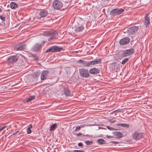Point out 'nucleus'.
<instances>
[{"mask_svg":"<svg viewBox=\"0 0 152 152\" xmlns=\"http://www.w3.org/2000/svg\"><path fill=\"white\" fill-rule=\"evenodd\" d=\"M82 136H87V137H91V135H90L88 134H87L86 135H83Z\"/></svg>","mask_w":152,"mask_h":152,"instance_id":"nucleus-43","label":"nucleus"},{"mask_svg":"<svg viewBox=\"0 0 152 152\" xmlns=\"http://www.w3.org/2000/svg\"><path fill=\"white\" fill-rule=\"evenodd\" d=\"M48 89H49L48 88H45L44 89V91L46 93H47V92H46V91H48Z\"/></svg>","mask_w":152,"mask_h":152,"instance_id":"nucleus-47","label":"nucleus"},{"mask_svg":"<svg viewBox=\"0 0 152 152\" xmlns=\"http://www.w3.org/2000/svg\"><path fill=\"white\" fill-rule=\"evenodd\" d=\"M133 27H134V30L136 32L138 31V29H139L138 26H133Z\"/></svg>","mask_w":152,"mask_h":152,"instance_id":"nucleus-34","label":"nucleus"},{"mask_svg":"<svg viewBox=\"0 0 152 152\" xmlns=\"http://www.w3.org/2000/svg\"><path fill=\"white\" fill-rule=\"evenodd\" d=\"M57 33L56 31L48 32L42 34L43 35L46 37H50L49 38H56Z\"/></svg>","mask_w":152,"mask_h":152,"instance_id":"nucleus-7","label":"nucleus"},{"mask_svg":"<svg viewBox=\"0 0 152 152\" xmlns=\"http://www.w3.org/2000/svg\"><path fill=\"white\" fill-rule=\"evenodd\" d=\"M127 32L131 34H134V33L136 32L134 30V27L132 26L129 28L127 31Z\"/></svg>","mask_w":152,"mask_h":152,"instance_id":"nucleus-19","label":"nucleus"},{"mask_svg":"<svg viewBox=\"0 0 152 152\" xmlns=\"http://www.w3.org/2000/svg\"><path fill=\"white\" fill-rule=\"evenodd\" d=\"M35 98V96L34 95L30 96L28 98L26 99V102H28Z\"/></svg>","mask_w":152,"mask_h":152,"instance_id":"nucleus-26","label":"nucleus"},{"mask_svg":"<svg viewBox=\"0 0 152 152\" xmlns=\"http://www.w3.org/2000/svg\"><path fill=\"white\" fill-rule=\"evenodd\" d=\"M124 38H129L128 37H124Z\"/></svg>","mask_w":152,"mask_h":152,"instance_id":"nucleus-54","label":"nucleus"},{"mask_svg":"<svg viewBox=\"0 0 152 152\" xmlns=\"http://www.w3.org/2000/svg\"><path fill=\"white\" fill-rule=\"evenodd\" d=\"M19 57L17 55H15L10 56L7 59L6 63L8 64H11L16 62L18 60Z\"/></svg>","mask_w":152,"mask_h":152,"instance_id":"nucleus-4","label":"nucleus"},{"mask_svg":"<svg viewBox=\"0 0 152 152\" xmlns=\"http://www.w3.org/2000/svg\"><path fill=\"white\" fill-rule=\"evenodd\" d=\"M10 5V8L12 9H16L18 7L17 4L14 2H11Z\"/></svg>","mask_w":152,"mask_h":152,"instance_id":"nucleus-20","label":"nucleus"},{"mask_svg":"<svg viewBox=\"0 0 152 152\" xmlns=\"http://www.w3.org/2000/svg\"><path fill=\"white\" fill-rule=\"evenodd\" d=\"M124 123H122V124H116V126H121L122 127H123L124 126Z\"/></svg>","mask_w":152,"mask_h":152,"instance_id":"nucleus-41","label":"nucleus"},{"mask_svg":"<svg viewBox=\"0 0 152 152\" xmlns=\"http://www.w3.org/2000/svg\"><path fill=\"white\" fill-rule=\"evenodd\" d=\"M100 71L99 69L96 67H94L89 70V72L92 74H96L99 73Z\"/></svg>","mask_w":152,"mask_h":152,"instance_id":"nucleus-12","label":"nucleus"},{"mask_svg":"<svg viewBox=\"0 0 152 152\" xmlns=\"http://www.w3.org/2000/svg\"><path fill=\"white\" fill-rule=\"evenodd\" d=\"M68 152H71V151H69Z\"/></svg>","mask_w":152,"mask_h":152,"instance_id":"nucleus-55","label":"nucleus"},{"mask_svg":"<svg viewBox=\"0 0 152 152\" xmlns=\"http://www.w3.org/2000/svg\"><path fill=\"white\" fill-rule=\"evenodd\" d=\"M130 126L129 124H124V126L123 127H125L126 128H129Z\"/></svg>","mask_w":152,"mask_h":152,"instance_id":"nucleus-37","label":"nucleus"},{"mask_svg":"<svg viewBox=\"0 0 152 152\" xmlns=\"http://www.w3.org/2000/svg\"><path fill=\"white\" fill-rule=\"evenodd\" d=\"M27 132L28 134H30L31 133V131L30 129L27 128Z\"/></svg>","mask_w":152,"mask_h":152,"instance_id":"nucleus-35","label":"nucleus"},{"mask_svg":"<svg viewBox=\"0 0 152 152\" xmlns=\"http://www.w3.org/2000/svg\"><path fill=\"white\" fill-rule=\"evenodd\" d=\"M129 60V59L127 58H125L122 60L121 62L122 64H125L126 62L128 61Z\"/></svg>","mask_w":152,"mask_h":152,"instance_id":"nucleus-29","label":"nucleus"},{"mask_svg":"<svg viewBox=\"0 0 152 152\" xmlns=\"http://www.w3.org/2000/svg\"><path fill=\"white\" fill-rule=\"evenodd\" d=\"M6 127H7L6 126H2V127H1V128L3 130V129H4Z\"/></svg>","mask_w":152,"mask_h":152,"instance_id":"nucleus-48","label":"nucleus"},{"mask_svg":"<svg viewBox=\"0 0 152 152\" xmlns=\"http://www.w3.org/2000/svg\"><path fill=\"white\" fill-rule=\"evenodd\" d=\"M77 63L81 64L83 66L88 67V61L80 59L77 61Z\"/></svg>","mask_w":152,"mask_h":152,"instance_id":"nucleus-16","label":"nucleus"},{"mask_svg":"<svg viewBox=\"0 0 152 152\" xmlns=\"http://www.w3.org/2000/svg\"><path fill=\"white\" fill-rule=\"evenodd\" d=\"M110 143H113L114 144H118L119 143V142L115 141H111L110 142Z\"/></svg>","mask_w":152,"mask_h":152,"instance_id":"nucleus-39","label":"nucleus"},{"mask_svg":"<svg viewBox=\"0 0 152 152\" xmlns=\"http://www.w3.org/2000/svg\"><path fill=\"white\" fill-rule=\"evenodd\" d=\"M120 112V110H116L113 111V112Z\"/></svg>","mask_w":152,"mask_h":152,"instance_id":"nucleus-50","label":"nucleus"},{"mask_svg":"<svg viewBox=\"0 0 152 152\" xmlns=\"http://www.w3.org/2000/svg\"><path fill=\"white\" fill-rule=\"evenodd\" d=\"M78 145L79 147H81L82 148L83 147V144L82 142H79L78 143Z\"/></svg>","mask_w":152,"mask_h":152,"instance_id":"nucleus-38","label":"nucleus"},{"mask_svg":"<svg viewBox=\"0 0 152 152\" xmlns=\"http://www.w3.org/2000/svg\"><path fill=\"white\" fill-rule=\"evenodd\" d=\"M0 18L3 21H5V18L3 15H0Z\"/></svg>","mask_w":152,"mask_h":152,"instance_id":"nucleus-31","label":"nucleus"},{"mask_svg":"<svg viewBox=\"0 0 152 152\" xmlns=\"http://www.w3.org/2000/svg\"><path fill=\"white\" fill-rule=\"evenodd\" d=\"M79 72L81 77L84 78H87L90 76L89 72L88 69H79Z\"/></svg>","mask_w":152,"mask_h":152,"instance_id":"nucleus-3","label":"nucleus"},{"mask_svg":"<svg viewBox=\"0 0 152 152\" xmlns=\"http://www.w3.org/2000/svg\"><path fill=\"white\" fill-rule=\"evenodd\" d=\"M116 12L117 15H119L122 13L124 11V10L122 8H120V9L116 8Z\"/></svg>","mask_w":152,"mask_h":152,"instance_id":"nucleus-23","label":"nucleus"},{"mask_svg":"<svg viewBox=\"0 0 152 152\" xmlns=\"http://www.w3.org/2000/svg\"><path fill=\"white\" fill-rule=\"evenodd\" d=\"M86 125H81L80 126H76L75 128V130H74V131L75 132H77V131H79L80 129L82 128H83V127L84 126H85Z\"/></svg>","mask_w":152,"mask_h":152,"instance_id":"nucleus-28","label":"nucleus"},{"mask_svg":"<svg viewBox=\"0 0 152 152\" xmlns=\"http://www.w3.org/2000/svg\"><path fill=\"white\" fill-rule=\"evenodd\" d=\"M14 49L17 50H22L24 49V45L21 44H17L14 46Z\"/></svg>","mask_w":152,"mask_h":152,"instance_id":"nucleus-14","label":"nucleus"},{"mask_svg":"<svg viewBox=\"0 0 152 152\" xmlns=\"http://www.w3.org/2000/svg\"><path fill=\"white\" fill-rule=\"evenodd\" d=\"M28 39H27V40H26V41H27L28 40Z\"/></svg>","mask_w":152,"mask_h":152,"instance_id":"nucleus-56","label":"nucleus"},{"mask_svg":"<svg viewBox=\"0 0 152 152\" xmlns=\"http://www.w3.org/2000/svg\"><path fill=\"white\" fill-rule=\"evenodd\" d=\"M68 71H67L66 72L67 73L68 76H70V75H71V71L70 69L68 68Z\"/></svg>","mask_w":152,"mask_h":152,"instance_id":"nucleus-32","label":"nucleus"},{"mask_svg":"<svg viewBox=\"0 0 152 152\" xmlns=\"http://www.w3.org/2000/svg\"><path fill=\"white\" fill-rule=\"evenodd\" d=\"M107 128L108 129H109L110 130L113 131V130H116V129H115L113 128L110 126H107Z\"/></svg>","mask_w":152,"mask_h":152,"instance_id":"nucleus-33","label":"nucleus"},{"mask_svg":"<svg viewBox=\"0 0 152 152\" xmlns=\"http://www.w3.org/2000/svg\"><path fill=\"white\" fill-rule=\"evenodd\" d=\"M57 126V124L56 123L50 126V131H54L56 128Z\"/></svg>","mask_w":152,"mask_h":152,"instance_id":"nucleus-25","label":"nucleus"},{"mask_svg":"<svg viewBox=\"0 0 152 152\" xmlns=\"http://www.w3.org/2000/svg\"><path fill=\"white\" fill-rule=\"evenodd\" d=\"M110 14L111 16L117 15L116 9L112 10L110 12Z\"/></svg>","mask_w":152,"mask_h":152,"instance_id":"nucleus-27","label":"nucleus"},{"mask_svg":"<svg viewBox=\"0 0 152 152\" xmlns=\"http://www.w3.org/2000/svg\"><path fill=\"white\" fill-rule=\"evenodd\" d=\"M116 121V120H114L113 121H110V122L111 123H114Z\"/></svg>","mask_w":152,"mask_h":152,"instance_id":"nucleus-45","label":"nucleus"},{"mask_svg":"<svg viewBox=\"0 0 152 152\" xmlns=\"http://www.w3.org/2000/svg\"><path fill=\"white\" fill-rule=\"evenodd\" d=\"M144 25L146 28L149 26L150 23V16L148 14H146L144 18Z\"/></svg>","mask_w":152,"mask_h":152,"instance_id":"nucleus-9","label":"nucleus"},{"mask_svg":"<svg viewBox=\"0 0 152 152\" xmlns=\"http://www.w3.org/2000/svg\"><path fill=\"white\" fill-rule=\"evenodd\" d=\"M130 39H121L119 41L120 45H124L129 43Z\"/></svg>","mask_w":152,"mask_h":152,"instance_id":"nucleus-15","label":"nucleus"},{"mask_svg":"<svg viewBox=\"0 0 152 152\" xmlns=\"http://www.w3.org/2000/svg\"><path fill=\"white\" fill-rule=\"evenodd\" d=\"M49 74V71L47 70L42 71L41 75V79L45 80L46 79Z\"/></svg>","mask_w":152,"mask_h":152,"instance_id":"nucleus-11","label":"nucleus"},{"mask_svg":"<svg viewBox=\"0 0 152 152\" xmlns=\"http://www.w3.org/2000/svg\"><path fill=\"white\" fill-rule=\"evenodd\" d=\"M134 49L133 48L124 51L121 53L122 56L124 57H126L133 54L134 53Z\"/></svg>","mask_w":152,"mask_h":152,"instance_id":"nucleus-6","label":"nucleus"},{"mask_svg":"<svg viewBox=\"0 0 152 152\" xmlns=\"http://www.w3.org/2000/svg\"><path fill=\"white\" fill-rule=\"evenodd\" d=\"M72 152H84V151L79 150H74L72 151Z\"/></svg>","mask_w":152,"mask_h":152,"instance_id":"nucleus-36","label":"nucleus"},{"mask_svg":"<svg viewBox=\"0 0 152 152\" xmlns=\"http://www.w3.org/2000/svg\"><path fill=\"white\" fill-rule=\"evenodd\" d=\"M62 94H64L66 96H69L71 95V91L68 88H64L61 91Z\"/></svg>","mask_w":152,"mask_h":152,"instance_id":"nucleus-13","label":"nucleus"},{"mask_svg":"<svg viewBox=\"0 0 152 152\" xmlns=\"http://www.w3.org/2000/svg\"><path fill=\"white\" fill-rule=\"evenodd\" d=\"M113 133V134L116 136V138H119L123 137V134L121 132L116 131Z\"/></svg>","mask_w":152,"mask_h":152,"instance_id":"nucleus-17","label":"nucleus"},{"mask_svg":"<svg viewBox=\"0 0 152 152\" xmlns=\"http://www.w3.org/2000/svg\"><path fill=\"white\" fill-rule=\"evenodd\" d=\"M53 39H52V38H51V39H48V41H50L51 40H52Z\"/></svg>","mask_w":152,"mask_h":152,"instance_id":"nucleus-52","label":"nucleus"},{"mask_svg":"<svg viewBox=\"0 0 152 152\" xmlns=\"http://www.w3.org/2000/svg\"><path fill=\"white\" fill-rule=\"evenodd\" d=\"M75 134L76 135V137H78L79 136L82 135V134L81 133H79L77 134Z\"/></svg>","mask_w":152,"mask_h":152,"instance_id":"nucleus-40","label":"nucleus"},{"mask_svg":"<svg viewBox=\"0 0 152 152\" xmlns=\"http://www.w3.org/2000/svg\"><path fill=\"white\" fill-rule=\"evenodd\" d=\"M48 14V12L44 10H42L39 12V15L41 17H45L47 16Z\"/></svg>","mask_w":152,"mask_h":152,"instance_id":"nucleus-18","label":"nucleus"},{"mask_svg":"<svg viewBox=\"0 0 152 152\" xmlns=\"http://www.w3.org/2000/svg\"><path fill=\"white\" fill-rule=\"evenodd\" d=\"M19 132V131H17L16 132H15V133H13V134H12V135H15V134H17L18 132Z\"/></svg>","mask_w":152,"mask_h":152,"instance_id":"nucleus-44","label":"nucleus"},{"mask_svg":"<svg viewBox=\"0 0 152 152\" xmlns=\"http://www.w3.org/2000/svg\"><path fill=\"white\" fill-rule=\"evenodd\" d=\"M42 45V44L36 43L32 48V50L34 52H37L41 49Z\"/></svg>","mask_w":152,"mask_h":152,"instance_id":"nucleus-10","label":"nucleus"},{"mask_svg":"<svg viewBox=\"0 0 152 152\" xmlns=\"http://www.w3.org/2000/svg\"><path fill=\"white\" fill-rule=\"evenodd\" d=\"M2 130L1 128L0 127V132Z\"/></svg>","mask_w":152,"mask_h":152,"instance_id":"nucleus-53","label":"nucleus"},{"mask_svg":"<svg viewBox=\"0 0 152 152\" xmlns=\"http://www.w3.org/2000/svg\"><path fill=\"white\" fill-rule=\"evenodd\" d=\"M40 74L41 72L39 71H38V72L34 73L32 75V77L34 78H36L40 75Z\"/></svg>","mask_w":152,"mask_h":152,"instance_id":"nucleus-24","label":"nucleus"},{"mask_svg":"<svg viewBox=\"0 0 152 152\" xmlns=\"http://www.w3.org/2000/svg\"><path fill=\"white\" fill-rule=\"evenodd\" d=\"M2 11V10L1 8H0V12H1Z\"/></svg>","mask_w":152,"mask_h":152,"instance_id":"nucleus-51","label":"nucleus"},{"mask_svg":"<svg viewBox=\"0 0 152 152\" xmlns=\"http://www.w3.org/2000/svg\"><path fill=\"white\" fill-rule=\"evenodd\" d=\"M143 133L139 132L137 131L134 132L132 134V138L134 140H138L142 138L143 137Z\"/></svg>","mask_w":152,"mask_h":152,"instance_id":"nucleus-5","label":"nucleus"},{"mask_svg":"<svg viewBox=\"0 0 152 152\" xmlns=\"http://www.w3.org/2000/svg\"><path fill=\"white\" fill-rule=\"evenodd\" d=\"M84 29V27L83 26H79L75 29L76 32H78L82 31Z\"/></svg>","mask_w":152,"mask_h":152,"instance_id":"nucleus-21","label":"nucleus"},{"mask_svg":"<svg viewBox=\"0 0 152 152\" xmlns=\"http://www.w3.org/2000/svg\"><path fill=\"white\" fill-rule=\"evenodd\" d=\"M63 50L62 47H59L57 46L53 45L45 51V53H48L50 52H59Z\"/></svg>","mask_w":152,"mask_h":152,"instance_id":"nucleus-1","label":"nucleus"},{"mask_svg":"<svg viewBox=\"0 0 152 152\" xmlns=\"http://www.w3.org/2000/svg\"><path fill=\"white\" fill-rule=\"evenodd\" d=\"M52 6L55 10H58L63 7V4L61 1L55 0L53 2Z\"/></svg>","mask_w":152,"mask_h":152,"instance_id":"nucleus-2","label":"nucleus"},{"mask_svg":"<svg viewBox=\"0 0 152 152\" xmlns=\"http://www.w3.org/2000/svg\"><path fill=\"white\" fill-rule=\"evenodd\" d=\"M102 62V59H94L93 60L88 61V67H90L91 65H94L98 64H100Z\"/></svg>","mask_w":152,"mask_h":152,"instance_id":"nucleus-8","label":"nucleus"},{"mask_svg":"<svg viewBox=\"0 0 152 152\" xmlns=\"http://www.w3.org/2000/svg\"><path fill=\"white\" fill-rule=\"evenodd\" d=\"M106 137L108 138H109L110 137H113V136H109L108 135H107L106 136Z\"/></svg>","mask_w":152,"mask_h":152,"instance_id":"nucleus-49","label":"nucleus"},{"mask_svg":"<svg viewBox=\"0 0 152 152\" xmlns=\"http://www.w3.org/2000/svg\"><path fill=\"white\" fill-rule=\"evenodd\" d=\"M32 125L31 124H30L29 125V127L28 128L31 129V128H32Z\"/></svg>","mask_w":152,"mask_h":152,"instance_id":"nucleus-46","label":"nucleus"},{"mask_svg":"<svg viewBox=\"0 0 152 152\" xmlns=\"http://www.w3.org/2000/svg\"><path fill=\"white\" fill-rule=\"evenodd\" d=\"M97 142L100 145H102L106 143V141L102 139H99L97 140Z\"/></svg>","mask_w":152,"mask_h":152,"instance_id":"nucleus-22","label":"nucleus"},{"mask_svg":"<svg viewBox=\"0 0 152 152\" xmlns=\"http://www.w3.org/2000/svg\"><path fill=\"white\" fill-rule=\"evenodd\" d=\"M87 145H90L93 144V142L92 140L90 141L89 140H86L85 142Z\"/></svg>","mask_w":152,"mask_h":152,"instance_id":"nucleus-30","label":"nucleus"},{"mask_svg":"<svg viewBox=\"0 0 152 152\" xmlns=\"http://www.w3.org/2000/svg\"><path fill=\"white\" fill-rule=\"evenodd\" d=\"M31 56L33 58H35L36 57V55L35 54H31Z\"/></svg>","mask_w":152,"mask_h":152,"instance_id":"nucleus-42","label":"nucleus"}]
</instances>
